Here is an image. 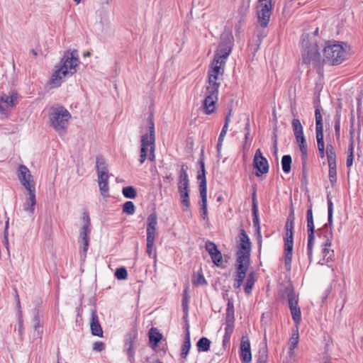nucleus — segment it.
<instances>
[{
  "instance_id": "nucleus-43",
  "label": "nucleus",
  "mask_w": 363,
  "mask_h": 363,
  "mask_svg": "<svg viewBox=\"0 0 363 363\" xmlns=\"http://www.w3.org/2000/svg\"><path fill=\"white\" fill-rule=\"evenodd\" d=\"M255 284V279L253 274L251 273L248 275L245 285V292L247 294H250L252 291V286Z\"/></svg>"
},
{
  "instance_id": "nucleus-49",
  "label": "nucleus",
  "mask_w": 363,
  "mask_h": 363,
  "mask_svg": "<svg viewBox=\"0 0 363 363\" xmlns=\"http://www.w3.org/2000/svg\"><path fill=\"white\" fill-rule=\"evenodd\" d=\"M90 233V228L89 226L82 225L79 230L80 239L89 238V233Z\"/></svg>"
},
{
  "instance_id": "nucleus-1",
  "label": "nucleus",
  "mask_w": 363,
  "mask_h": 363,
  "mask_svg": "<svg viewBox=\"0 0 363 363\" xmlns=\"http://www.w3.org/2000/svg\"><path fill=\"white\" fill-rule=\"evenodd\" d=\"M62 65L56 69L50 80L52 87L56 88L61 85L63 79L74 74L79 63L77 50L66 52L62 58Z\"/></svg>"
},
{
  "instance_id": "nucleus-29",
  "label": "nucleus",
  "mask_w": 363,
  "mask_h": 363,
  "mask_svg": "<svg viewBox=\"0 0 363 363\" xmlns=\"http://www.w3.org/2000/svg\"><path fill=\"white\" fill-rule=\"evenodd\" d=\"M187 167L182 165L179 176V191H189V177L187 174Z\"/></svg>"
},
{
  "instance_id": "nucleus-57",
  "label": "nucleus",
  "mask_w": 363,
  "mask_h": 363,
  "mask_svg": "<svg viewBox=\"0 0 363 363\" xmlns=\"http://www.w3.org/2000/svg\"><path fill=\"white\" fill-rule=\"evenodd\" d=\"M267 33L264 30H260L257 33V48L256 50L259 49V45L261 44L262 40L266 37Z\"/></svg>"
},
{
  "instance_id": "nucleus-15",
  "label": "nucleus",
  "mask_w": 363,
  "mask_h": 363,
  "mask_svg": "<svg viewBox=\"0 0 363 363\" xmlns=\"http://www.w3.org/2000/svg\"><path fill=\"white\" fill-rule=\"evenodd\" d=\"M221 42L219 43L216 51L214 59L225 62L228 57L230 54L233 48V37L231 35H228L225 39L223 36Z\"/></svg>"
},
{
  "instance_id": "nucleus-61",
  "label": "nucleus",
  "mask_w": 363,
  "mask_h": 363,
  "mask_svg": "<svg viewBox=\"0 0 363 363\" xmlns=\"http://www.w3.org/2000/svg\"><path fill=\"white\" fill-rule=\"evenodd\" d=\"M228 129V128L223 126L222 130H221L219 137H218V140H224V138L227 133Z\"/></svg>"
},
{
  "instance_id": "nucleus-59",
  "label": "nucleus",
  "mask_w": 363,
  "mask_h": 363,
  "mask_svg": "<svg viewBox=\"0 0 363 363\" xmlns=\"http://www.w3.org/2000/svg\"><path fill=\"white\" fill-rule=\"evenodd\" d=\"M245 130L246 131V133L245 134V144L244 147H246L247 142V140L250 136V122H249L248 119H247V122L246 123L245 128Z\"/></svg>"
},
{
  "instance_id": "nucleus-19",
  "label": "nucleus",
  "mask_w": 363,
  "mask_h": 363,
  "mask_svg": "<svg viewBox=\"0 0 363 363\" xmlns=\"http://www.w3.org/2000/svg\"><path fill=\"white\" fill-rule=\"evenodd\" d=\"M32 323L35 331L33 336L41 340L43 333V312L36 307L32 311Z\"/></svg>"
},
{
  "instance_id": "nucleus-32",
  "label": "nucleus",
  "mask_w": 363,
  "mask_h": 363,
  "mask_svg": "<svg viewBox=\"0 0 363 363\" xmlns=\"http://www.w3.org/2000/svg\"><path fill=\"white\" fill-rule=\"evenodd\" d=\"M199 164L200 171L197 175V179L199 182V191H207L205 164L202 160L199 161Z\"/></svg>"
},
{
  "instance_id": "nucleus-55",
  "label": "nucleus",
  "mask_w": 363,
  "mask_h": 363,
  "mask_svg": "<svg viewBox=\"0 0 363 363\" xmlns=\"http://www.w3.org/2000/svg\"><path fill=\"white\" fill-rule=\"evenodd\" d=\"M105 349V345L101 341H96L94 343L93 350L96 352H101Z\"/></svg>"
},
{
  "instance_id": "nucleus-62",
  "label": "nucleus",
  "mask_w": 363,
  "mask_h": 363,
  "mask_svg": "<svg viewBox=\"0 0 363 363\" xmlns=\"http://www.w3.org/2000/svg\"><path fill=\"white\" fill-rule=\"evenodd\" d=\"M230 116H231V111H229V112L227 113L225 118V122H224V127L228 128L229 123L230 122Z\"/></svg>"
},
{
  "instance_id": "nucleus-6",
  "label": "nucleus",
  "mask_w": 363,
  "mask_h": 363,
  "mask_svg": "<svg viewBox=\"0 0 363 363\" xmlns=\"http://www.w3.org/2000/svg\"><path fill=\"white\" fill-rule=\"evenodd\" d=\"M346 51L342 45H328L323 50V62L330 65L341 64L346 59Z\"/></svg>"
},
{
  "instance_id": "nucleus-30",
  "label": "nucleus",
  "mask_w": 363,
  "mask_h": 363,
  "mask_svg": "<svg viewBox=\"0 0 363 363\" xmlns=\"http://www.w3.org/2000/svg\"><path fill=\"white\" fill-rule=\"evenodd\" d=\"M250 262L236 260L237 274L235 279L243 282L248 270Z\"/></svg>"
},
{
  "instance_id": "nucleus-22",
  "label": "nucleus",
  "mask_w": 363,
  "mask_h": 363,
  "mask_svg": "<svg viewBox=\"0 0 363 363\" xmlns=\"http://www.w3.org/2000/svg\"><path fill=\"white\" fill-rule=\"evenodd\" d=\"M252 216H253V218H252L253 227L255 228L256 233L257 235L258 242H261L262 235H261L259 219V215H258L257 201L255 198V192H254L252 194Z\"/></svg>"
},
{
  "instance_id": "nucleus-28",
  "label": "nucleus",
  "mask_w": 363,
  "mask_h": 363,
  "mask_svg": "<svg viewBox=\"0 0 363 363\" xmlns=\"http://www.w3.org/2000/svg\"><path fill=\"white\" fill-rule=\"evenodd\" d=\"M28 197L23 204V209L28 212L30 214H33L35 210V206L36 204L35 199V189L27 190Z\"/></svg>"
},
{
  "instance_id": "nucleus-50",
  "label": "nucleus",
  "mask_w": 363,
  "mask_h": 363,
  "mask_svg": "<svg viewBox=\"0 0 363 363\" xmlns=\"http://www.w3.org/2000/svg\"><path fill=\"white\" fill-rule=\"evenodd\" d=\"M201 201L200 208H207V191H199Z\"/></svg>"
},
{
  "instance_id": "nucleus-63",
  "label": "nucleus",
  "mask_w": 363,
  "mask_h": 363,
  "mask_svg": "<svg viewBox=\"0 0 363 363\" xmlns=\"http://www.w3.org/2000/svg\"><path fill=\"white\" fill-rule=\"evenodd\" d=\"M201 217L203 220H208L207 208H200Z\"/></svg>"
},
{
  "instance_id": "nucleus-51",
  "label": "nucleus",
  "mask_w": 363,
  "mask_h": 363,
  "mask_svg": "<svg viewBox=\"0 0 363 363\" xmlns=\"http://www.w3.org/2000/svg\"><path fill=\"white\" fill-rule=\"evenodd\" d=\"M81 242L82 243V256L86 257V252L89 245V238H83L81 239Z\"/></svg>"
},
{
  "instance_id": "nucleus-64",
  "label": "nucleus",
  "mask_w": 363,
  "mask_h": 363,
  "mask_svg": "<svg viewBox=\"0 0 363 363\" xmlns=\"http://www.w3.org/2000/svg\"><path fill=\"white\" fill-rule=\"evenodd\" d=\"M354 156L347 155L346 164L347 167H350L352 165Z\"/></svg>"
},
{
  "instance_id": "nucleus-25",
  "label": "nucleus",
  "mask_w": 363,
  "mask_h": 363,
  "mask_svg": "<svg viewBox=\"0 0 363 363\" xmlns=\"http://www.w3.org/2000/svg\"><path fill=\"white\" fill-rule=\"evenodd\" d=\"M157 216L155 213L150 214L147 219V238H155Z\"/></svg>"
},
{
  "instance_id": "nucleus-37",
  "label": "nucleus",
  "mask_w": 363,
  "mask_h": 363,
  "mask_svg": "<svg viewBox=\"0 0 363 363\" xmlns=\"http://www.w3.org/2000/svg\"><path fill=\"white\" fill-rule=\"evenodd\" d=\"M234 328V316L232 313L226 315L225 318V337H230Z\"/></svg>"
},
{
  "instance_id": "nucleus-45",
  "label": "nucleus",
  "mask_w": 363,
  "mask_h": 363,
  "mask_svg": "<svg viewBox=\"0 0 363 363\" xmlns=\"http://www.w3.org/2000/svg\"><path fill=\"white\" fill-rule=\"evenodd\" d=\"M116 277L119 280H123L127 278L128 273L125 267H120L116 269L115 272Z\"/></svg>"
},
{
  "instance_id": "nucleus-12",
  "label": "nucleus",
  "mask_w": 363,
  "mask_h": 363,
  "mask_svg": "<svg viewBox=\"0 0 363 363\" xmlns=\"http://www.w3.org/2000/svg\"><path fill=\"white\" fill-rule=\"evenodd\" d=\"M225 64V62L213 58L211 67L208 70V85L207 86L220 87V84L217 80L223 77Z\"/></svg>"
},
{
  "instance_id": "nucleus-21",
  "label": "nucleus",
  "mask_w": 363,
  "mask_h": 363,
  "mask_svg": "<svg viewBox=\"0 0 363 363\" xmlns=\"http://www.w3.org/2000/svg\"><path fill=\"white\" fill-rule=\"evenodd\" d=\"M240 357L242 363H250L252 361L250 342L247 336H242L241 338Z\"/></svg>"
},
{
  "instance_id": "nucleus-17",
  "label": "nucleus",
  "mask_w": 363,
  "mask_h": 363,
  "mask_svg": "<svg viewBox=\"0 0 363 363\" xmlns=\"http://www.w3.org/2000/svg\"><path fill=\"white\" fill-rule=\"evenodd\" d=\"M18 177L21 184L26 190L35 189L33 176L26 166L23 164L19 165L18 168Z\"/></svg>"
},
{
  "instance_id": "nucleus-5",
  "label": "nucleus",
  "mask_w": 363,
  "mask_h": 363,
  "mask_svg": "<svg viewBox=\"0 0 363 363\" xmlns=\"http://www.w3.org/2000/svg\"><path fill=\"white\" fill-rule=\"evenodd\" d=\"M301 62L304 65H319L320 54L318 51L317 43L311 38L309 33H303L301 40Z\"/></svg>"
},
{
  "instance_id": "nucleus-4",
  "label": "nucleus",
  "mask_w": 363,
  "mask_h": 363,
  "mask_svg": "<svg viewBox=\"0 0 363 363\" xmlns=\"http://www.w3.org/2000/svg\"><path fill=\"white\" fill-rule=\"evenodd\" d=\"M294 205L291 203L290 213L285 225V236L284 238V267L287 272L291 269L292 255L294 248Z\"/></svg>"
},
{
  "instance_id": "nucleus-34",
  "label": "nucleus",
  "mask_w": 363,
  "mask_h": 363,
  "mask_svg": "<svg viewBox=\"0 0 363 363\" xmlns=\"http://www.w3.org/2000/svg\"><path fill=\"white\" fill-rule=\"evenodd\" d=\"M250 5V0H241L240 4L238 9V18H239V22L244 21L249 11Z\"/></svg>"
},
{
  "instance_id": "nucleus-48",
  "label": "nucleus",
  "mask_w": 363,
  "mask_h": 363,
  "mask_svg": "<svg viewBox=\"0 0 363 363\" xmlns=\"http://www.w3.org/2000/svg\"><path fill=\"white\" fill-rule=\"evenodd\" d=\"M188 303H189V298L186 294H184L182 301V306L183 308V311L184 313V318H186L188 316V311H189V307H188Z\"/></svg>"
},
{
  "instance_id": "nucleus-33",
  "label": "nucleus",
  "mask_w": 363,
  "mask_h": 363,
  "mask_svg": "<svg viewBox=\"0 0 363 363\" xmlns=\"http://www.w3.org/2000/svg\"><path fill=\"white\" fill-rule=\"evenodd\" d=\"M98 177V184L99 186V189L102 195H104L105 193L108 191V181L109 178L108 173H101L97 174Z\"/></svg>"
},
{
  "instance_id": "nucleus-53",
  "label": "nucleus",
  "mask_w": 363,
  "mask_h": 363,
  "mask_svg": "<svg viewBox=\"0 0 363 363\" xmlns=\"http://www.w3.org/2000/svg\"><path fill=\"white\" fill-rule=\"evenodd\" d=\"M206 283L204 276L201 273L197 274L196 277L194 281V284L196 285H203L206 284Z\"/></svg>"
},
{
  "instance_id": "nucleus-58",
  "label": "nucleus",
  "mask_w": 363,
  "mask_h": 363,
  "mask_svg": "<svg viewBox=\"0 0 363 363\" xmlns=\"http://www.w3.org/2000/svg\"><path fill=\"white\" fill-rule=\"evenodd\" d=\"M82 220H83V223H84L83 225H86V226L90 227L91 220H90V218H89V216L88 213L84 212L83 213Z\"/></svg>"
},
{
  "instance_id": "nucleus-31",
  "label": "nucleus",
  "mask_w": 363,
  "mask_h": 363,
  "mask_svg": "<svg viewBox=\"0 0 363 363\" xmlns=\"http://www.w3.org/2000/svg\"><path fill=\"white\" fill-rule=\"evenodd\" d=\"M191 348V340H190V333H189V326L187 324L186 328V334L184 340L183 342V344L182 345V350H181V357L186 360L187 355L189 352ZM185 361H183L182 363H184Z\"/></svg>"
},
{
  "instance_id": "nucleus-35",
  "label": "nucleus",
  "mask_w": 363,
  "mask_h": 363,
  "mask_svg": "<svg viewBox=\"0 0 363 363\" xmlns=\"http://www.w3.org/2000/svg\"><path fill=\"white\" fill-rule=\"evenodd\" d=\"M148 335L150 343L152 345V347H157L162 339V334L159 332V330L157 328H152L149 330Z\"/></svg>"
},
{
  "instance_id": "nucleus-38",
  "label": "nucleus",
  "mask_w": 363,
  "mask_h": 363,
  "mask_svg": "<svg viewBox=\"0 0 363 363\" xmlns=\"http://www.w3.org/2000/svg\"><path fill=\"white\" fill-rule=\"evenodd\" d=\"M326 155L328 166L334 165L336 164V153L334 147L331 144H328L326 146Z\"/></svg>"
},
{
  "instance_id": "nucleus-54",
  "label": "nucleus",
  "mask_w": 363,
  "mask_h": 363,
  "mask_svg": "<svg viewBox=\"0 0 363 363\" xmlns=\"http://www.w3.org/2000/svg\"><path fill=\"white\" fill-rule=\"evenodd\" d=\"M294 336H295V330L292 328L291 329V337L289 340V350H290L291 353H293L294 350L295 349V337Z\"/></svg>"
},
{
  "instance_id": "nucleus-14",
  "label": "nucleus",
  "mask_w": 363,
  "mask_h": 363,
  "mask_svg": "<svg viewBox=\"0 0 363 363\" xmlns=\"http://www.w3.org/2000/svg\"><path fill=\"white\" fill-rule=\"evenodd\" d=\"M218 89L216 87L206 86L205 99L203 102V108L205 113L209 115L214 112L216 103L218 100Z\"/></svg>"
},
{
  "instance_id": "nucleus-39",
  "label": "nucleus",
  "mask_w": 363,
  "mask_h": 363,
  "mask_svg": "<svg viewBox=\"0 0 363 363\" xmlns=\"http://www.w3.org/2000/svg\"><path fill=\"white\" fill-rule=\"evenodd\" d=\"M211 342L206 337H201L197 342L196 346L199 352H207L210 349Z\"/></svg>"
},
{
  "instance_id": "nucleus-27",
  "label": "nucleus",
  "mask_w": 363,
  "mask_h": 363,
  "mask_svg": "<svg viewBox=\"0 0 363 363\" xmlns=\"http://www.w3.org/2000/svg\"><path fill=\"white\" fill-rule=\"evenodd\" d=\"M315 117L316 125V139L318 140H321L322 138H324L323 118L322 115L320 113V108L319 105L315 106Z\"/></svg>"
},
{
  "instance_id": "nucleus-40",
  "label": "nucleus",
  "mask_w": 363,
  "mask_h": 363,
  "mask_svg": "<svg viewBox=\"0 0 363 363\" xmlns=\"http://www.w3.org/2000/svg\"><path fill=\"white\" fill-rule=\"evenodd\" d=\"M291 162L292 159L291 155H285L282 157L281 159V167L282 170L284 173L288 174L290 172L291 169Z\"/></svg>"
},
{
  "instance_id": "nucleus-44",
  "label": "nucleus",
  "mask_w": 363,
  "mask_h": 363,
  "mask_svg": "<svg viewBox=\"0 0 363 363\" xmlns=\"http://www.w3.org/2000/svg\"><path fill=\"white\" fill-rule=\"evenodd\" d=\"M182 203L186 208L190 206L189 191H179Z\"/></svg>"
},
{
  "instance_id": "nucleus-3",
  "label": "nucleus",
  "mask_w": 363,
  "mask_h": 363,
  "mask_svg": "<svg viewBox=\"0 0 363 363\" xmlns=\"http://www.w3.org/2000/svg\"><path fill=\"white\" fill-rule=\"evenodd\" d=\"M71 117L70 113L62 106H53L50 109L49 119L51 126L60 137L67 133Z\"/></svg>"
},
{
  "instance_id": "nucleus-46",
  "label": "nucleus",
  "mask_w": 363,
  "mask_h": 363,
  "mask_svg": "<svg viewBox=\"0 0 363 363\" xmlns=\"http://www.w3.org/2000/svg\"><path fill=\"white\" fill-rule=\"evenodd\" d=\"M337 170H336V164L334 165L329 166V179L330 183L333 184L336 182L337 178Z\"/></svg>"
},
{
  "instance_id": "nucleus-18",
  "label": "nucleus",
  "mask_w": 363,
  "mask_h": 363,
  "mask_svg": "<svg viewBox=\"0 0 363 363\" xmlns=\"http://www.w3.org/2000/svg\"><path fill=\"white\" fill-rule=\"evenodd\" d=\"M253 167L257 172L256 176L259 177L263 174H266L269 171V164L267 159L263 157L259 149L257 150L253 160Z\"/></svg>"
},
{
  "instance_id": "nucleus-56",
  "label": "nucleus",
  "mask_w": 363,
  "mask_h": 363,
  "mask_svg": "<svg viewBox=\"0 0 363 363\" xmlns=\"http://www.w3.org/2000/svg\"><path fill=\"white\" fill-rule=\"evenodd\" d=\"M18 333L20 336V338L22 340L24 334V326H23V320H19L18 321Z\"/></svg>"
},
{
  "instance_id": "nucleus-2",
  "label": "nucleus",
  "mask_w": 363,
  "mask_h": 363,
  "mask_svg": "<svg viewBox=\"0 0 363 363\" xmlns=\"http://www.w3.org/2000/svg\"><path fill=\"white\" fill-rule=\"evenodd\" d=\"M149 133L143 134L140 139L139 162L142 164L148 159L151 162L155 160V123L152 117L147 119Z\"/></svg>"
},
{
  "instance_id": "nucleus-41",
  "label": "nucleus",
  "mask_w": 363,
  "mask_h": 363,
  "mask_svg": "<svg viewBox=\"0 0 363 363\" xmlns=\"http://www.w3.org/2000/svg\"><path fill=\"white\" fill-rule=\"evenodd\" d=\"M123 195L127 199H135L137 196V192L135 188L132 186H128L123 188Z\"/></svg>"
},
{
  "instance_id": "nucleus-7",
  "label": "nucleus",
  "mask_w": 363,
  "mask_h": 363,
  "mask_svg": "<svg viewBox=\"0 0 363 363\" xmlns=\"http://www.w3.org/2000/svg\"><path fill=\"white\" fill-rule=\"evenodd\" d=\"M328 223L323 228L318 229V234L321 242L326 243V245H331V241L333 237L332 232L333 216V203L331 198L328 196Z\"/></svg>"
},
{
  "instance_id": "nucleus-42",
  "label": "nucleus",
  "mask_w": 363,
  "mask_h": 363,
  "mask_svg": "<svg viewBox=\"0 0 363 363\" xmlns=\"http://www.w3.org/2000/svg\"><path fill=\"white\" fill-rule=\"evenodd\" d=\"M135 211V206L132 201H126L123 206V212L128 215H133Z\"/></svg>"
},
{
  "instance_id": "nucleus-20",
  "label": "nucleus",
  "mask_w": 363,
  "mask_h": 363,
  "mask_svg": "<svg viewBox=\"0 0 363 363\" xmlns=\"http://www.w3.org/2000/svg\"><path fill=\"white\" fill-rule=\"evenodd\" d=\"M205 248L208 252L213 263L217 267H220L223 263V255L216 244L208 240L205 243Z\"/></svg>"
},
{
  "instance_id": "nucleus-11",
  "label": "nucleus",
  "mask_w": 363,
  "mask_h": 363,
  "mask_svg": "<svg viewBox=\"0 0 363 363\" xmlns=\"http://www.w3.org/2000/svg\"><path fill=\"white\" fill-rule=\"evenodd\" d=\"M238 248L236 260L250 262L251 242L244 229L240 230Z\"/></svg>"
},
{
  "instance_id": "nucleus-16",
  "label": "nucleus",
  "mask_w": 363,
  "mask_h": 363,
  "mask_svg": "<svg viewBox=\"0 0 363 363\" xmlns=\"http://www.w3.org/2000/svg\"><path fill=\"white\" fill-rule=\"evenodd\" d=\"M296 144L299 147L301 153V162L303 169L308 160V146L303 134V126L299 120L296 119Z\"/></svg>"
},
{
  "instance_id": "nucleus-10",
  "label": "nucleus",
  "mask_w": 363,
  "mask_h": 363,
  "mask_svg": "<svg viewBox=\"0 0 363 363\" xmlns=\"http://www.w3.org/2000/svg\"><path fill=\"white\" fill-rule=\"evenodd\" d=\"M138 339V330L135 328L130 329L125 335L123 351L128 356L130 363L135 362L136 343Z\"/></svg>"
},
{
  "instance_id": "nucleus-36",
  "label": "nucleus",
  "mask_w": 363,
  "mask_h": 363,
  "mask_svg": "<svg viewBox=\"0 0 363 363\" xmlns=\"http://www.w3.org/2000/svg\"><path fill=\"white\" fill-rule=\"evenodd\" d=\"M96 168L97 174L108 173L106 161L104 157L99 155L96 160Z\"/></svg>"
},
{
  "instance_id": "nucleus-47",
  "label": "nucleus",
  "mask_w": 363,
  "mask_h": 363,
  "mask_svg": "<svg viewBox=\"0 0 363 363\" xmlns=\"http://www.w3.org/2000/svg\"><path fill=\"white\" fill-rule=\"evenodd\" d=\"M267 351L265 348L259 350L257 363H267Z\"/></svg>"
},
{
  "instance_id": "nucleus-23",
  "label": "nucleus",
  "mask_w": 363,
  "mask_h": 363,
  "mask_svg": "<svg viewBox=\"0 0 363 363\" xmlns=\"http://www.w3.org/2000/svg\"><path fill=\"white\" fill-rule=\"evenodd\" d=\"M307 228H308V250L310 252L313 245V240H314V223H313V213L312 209L310 208L307 210Z\"/></svg>"
},
{
  "instance_id": "nucleus-26",
  "label": "nucleus",
  "mask_w": 363,
  "mask_h": 363,
  "mask_svg": "<svg viewBox=\"0 0 363 363\" xmlns=\"http://www.w3.org/2000/svg\"><path fill=\"white\" fill-rule=\"evenodd\" d=\"M321 253L323 255V259L318 261V264H324L331 262L334 259V250L330 249L331 245H326V243L321 242Z\"/></svg>"
},
{
  "instance_id": "nucleus-8",
  "label": "nucleus",
  "mask_w": 363,
  "mask_h": 363,
  "mask_svg": "<svg viewBox=\"0 0 363 363\" xmlns=\"http://www.w3.org/2000/svg\"><path fill=\"white\" fill-rule=\"evenodd\" d=\"M279 293L281 301L289 305L292 320L295 321V291L293 282L289 279L287 282L282 284Z\"/></svg>"
},
{
  "instance_id": "nucleus-9",
  "label": "nucleus",
  "mask_w": 363,
  "mask_h": 363,
  "mask_svg": "<svg viewBox=\"0 0 363 363\" xmlns=\"http://www.w3.org/2000/svg\"><path fill=\"white\" fill-rule=\"evenodd\" d=\"M272 0H258L256 7L257 22L261 28L267 27L272 10Z\"/></svg>"
},
{
  "instance_id": "nucleus-52",
  "label": "nucleus",
  "mask_w": 363,
  "mask_h": 363,
  "mask_svg": "<svg viewBox=\"0 0 363 363\" xmlns=\"http://www.w3.org/2000/svg\"><path fill=\"white\" fill-rule=\"evenodd\" d=\"M147 253L149 256L152 254V247L155 238H147Z\"/></svg>"
},
{
  "instance_id": "nucleus-60",
  "label": "nucleus",
  "mask_w": 363,
  "mask_h": 363,
  "mask_svg": "<svg viewBox=\"0 0 363 363\" xmlns=\"http://www.w3.org/2000/svg\"><path fill=\"white\" fill-rule=\"evenodd\" d=\"M340 119H339V118H337L335 119V135L337 136L340 135Z\"/></svg>"
},
{
  "instance_id": "nucleus-13",
  "label": "nucleus",
  "mask_w": 363,
  "mask_h": 363,
  "mask_svg": "<svg viewBox=\"0 0 363 363\" xmlns=\"http://www.w3.org/2000/svg\"><path fill=\"white\" fill-rule=\"evenodd\" d=\"M18 94L16 91H12L9 94L0 92V113L7 116L11 109L15 106Z\"/></svg>"
},
{
  "instance_id": "nucleus-24",
  "label": "nucleus",
  "mask_w": 363,
  "mask_h": 363,
  "mask_svg": "<svg viewBox=\"0 0 363 363\" xmlns=\"http://www.w3.org/2000/svg\"><path fill=\"white\" fill-rule=\"evenodd\" d=\"M90 328L93 335L100 337H103V330L99 323L96 311L95 309L91 311Z\"/></svg>"
}]
</instances>
